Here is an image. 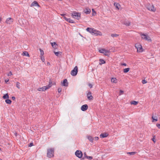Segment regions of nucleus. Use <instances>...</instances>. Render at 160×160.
Listing matches in <instances>:
<instances>
[{"label": "nucleus", "instance_id": "36", "mask_svg": "<svg viewBox=\"0 0 160 160\" xmlns=\"http://www.w3.org/2000/svg\"><path fill=\"white\" fill-rule=\"evenodd\" d=\"M67 22H68L69 23H74V22L73 21V20L70 19V18H69L68 19V21Z\"/></svg>", "mask_w": 160, "mask_h": 160}, {"label": "nucleus", "instance_id": "24", "mask_svg": "<svg viewBox=\"0 0 160 160\" xmlns=\"http://www.w3.org/2000/svg\"><path fill=\"white\" fill-rule=\"evenodd\" d=\"M5 102L8 104H10L11 103L12 101L11 100L8 98L5 100Z\"/></svg>", "mask_w": 160, "mask_h": 160}, {"label": "nucleus", "instance_id": "52", "mask_svg": "<svg viewBox=\"0 0 160 160\" xmlns=\"http://www.w3.org/2000/svg\"><path fill=\"white\" fill-rule=\"evenodd\" d=\"M5 82L7 83L9 81V79H7L5 80Z\"/></svg>", "mask_w": 160, "mask_h": 160}, {"label": "nucleus", "instance_id": "30", "mask_svg": "<svg viewBox=\"0 0 160 160\" xmlns=\"http://www.w3.org/2000/svg\"><path fill=\"white\" fill-rule=\"evenodd\" d=\"M130 68H127L123 69V72H124L126 73L128 72Z\"/></svg>", "mask_w": 160, "mask_h": 160}, {"label": "nucleus", "instance_id": "58", "mask_svg": "<svg viewBox=\"0 0 160 160\" xmlns=\"http://www.w3.org/2000/svg\"><path fill=\"white\" fill-rule=\"evenodd\" d=\"M92 11H94L93 9H92Z\"/></svg>", "mask_w": 160, "mask_h": 160}, {"label": "nucleus", "instance_id": "9", "mask_svg": "<svg viewBox=\"0 0 160 160\" xmlns=\"http://www.w3.org/2000/svg\"><path fill=\"white\" fill-rule=\"evenodd\" d=\"M61 85L62 86L67 87L68 86V82L66 79H64L62 82H61Z\"/></svg>", "mask_w": 160, "mask_h": 160}, {"label": "nucleus", "instance_id": "48", "mask_svg": "<svg viewBox=\"0 0 160 160\" xmlns=\"http://www.w3.org/2000/svg\"><path fill=\"white\" fill-rule=\"evenodd\" d=\"M88 86L90 88H92V85L91 84L89 83L88 84Z\"/></svg>", "mask_w": 160, "mask_h": 160}, {"label": "nucleus", "instance_id": "25", "mask_svg": "<svg viewBox=\"0 0 160 160\" xmlns=\"http://www.w3.org/2000/svg\"><path fill=\"white\" fill-rule=\"evenodd\" d=\"M105 49L103 48L99 50V52L102 53H104L105 52Z\"/></svg>", "mask_w": 160, "mask_h": 160}, {"label": "nucleus", "instance_id": "47", "mask_svg": "<svg viewBox=\"0 0 160 160\" xmlns=\"http://www.w3.org/2000/svg\"><path fill=\"white\" fill-rule=\"evenodd\" d=\"M12 75V72L11 71H10L9 72V73H8V76H11V75Z\"/></svg>", "mask_w": 160, "mask_h": 160}, {"label": "nucleus", "instance_id": "56", "mask_svg": "<svg viewBox=\"0 0 160 160\" xmlns=\"http://www.w3.org/2000/svg\"><path fill=\"white\" fill-rule=\"evenodd\" d=\"M47 64H48V65H50V62H48L47 63Z\"/></svg>", "mask_w": 160, "mask_h": 160}, {"label": "nucleus", "instance_id": "46", "mask_svg": "<svg viewBox=\"0 0 160 160\" xmlns=\"http://www.w3.org/2000/svg\"><path fill=\"white\" fill-rule=\"evenodd\" d=\"M64 19L66 20L67 21H68L69 18H67L65 16L63 17Z\"/></svg>", "mask_w": 160, "mask_h": 160}, {"label": "nucleus", "instance_id": "10", "mask_svg": "<svg viewBox=\"0 0 160 160\" xmlns=\"http://www.w3.org/2000/svg\"><path fill=\"white\" fill-rule=\"evenodd\" d=\"M88 105L87 104H84L81 107V110L83 111H86L88 108Z\"/></svg>", "mask_w": 160, "mask_h": 160}, {"label": "nucleus", "instance_id": "21", "mask_svg": "<svg viewBox=\"0 0 160 160\" xmlns=\"http://www.w3.org/2000/svg\"><path fill=\"white\" fill-rule=\"evenodd\" d=\"M52 47L55 49L56 48V46L58 45L55 42H51V43Z\"/></svg>", "mask_w": 160, "mask_h": 160}, {"label": "nucleus", "instance_id": "34", "mask_svg": "<svg viewBox=\"0 0 160 160\" xmlns=\"http://www.w3.org/2000/svg\"><path fill=\"white\" fill-rule=\"evenodd\" d=\"M83 154H84V157L82 158L81 159L82 160L84 159L85 158H87V157L88 156H87V154H86V152H85Z\"/></svg>", "mask_w": 160, "mask_h": 160}, {"label": "nucleus", "instance_id": "38", "mask_svg": "<svg viewBox=\"0 0 160 160\" xmlns=\"http://www.w3.org/2000/svg\"><path fill=\"white\" fill-rule=\"evenodd\" d=\"M54 52L55 54L57 56H59V52H55V51H54Z\"/></svg>", "mask_w": 160, "mask_h": 160}, {"label": "nucleus", "instance_id": "11", "mask_svg": "<svg viewBox=\"0 0 160 160\" xmlns=\"http://www.w3.org/2000/svg\"><path fill=\"white\" fill-rule=\"evenodd\" d=\"M91 94L92 93L91 92H89L87 94L88 98L90 100H92L93 99V97Z\"/></svg>", "mask_w": 160, "mask_h": 160}, {"label": "nucleus", "instance_id": "50", "mask_svg": "<svg viewBox=\"0 0 160 160\" xmlns=\"http://www.w3.org/2000/svg\"><path fill=\"white\" fill-rule=\"evenodd\" d=\"M120 93L121 94H122L124 93V91L122 90H120Z\"/></svg>", "mask_w": 160, "mask_h": 160}, {"label": "nucleus", "instance_id": "49", "mask_svg": "<svg viewBox=\"0 0 160 160\" xmlns=\"http://www.w3.org/2000/svg\"><path fill=\"white\" fill-rule=\"evenodd\" d=\"M156 126L158 128L160 129V124H157Z\"/></svg>", "mask_w": 160, "mask_h": 160}, {"label": "nucleus", "instance_id": "13", "mask_svg": "<svg viewBox=\"0 0 160 160\" xmlns=\"http://www.w3.org/2000/svg\"><path fill=\"white\" fill-rule=\"evenodd\" d=\"M13 19L11 18H7L6 21V22L8 24H10L12 22H13Z\"/></svg>", "mask_w": 160, "mask_h": 160}, {"label": "nucleus", "instance_id": "17", "mask_svg": "<svg viewBox=\"0 0 160 160\" xmlns=\"http://www.w3.org/2000/svg\"><path fill=\"white\" fill-rule=\"evenodd\" d=\"M123 24L127 26H129L130 25L131 22L129 21H125L124 22Z\"/></svg>", "mask_w": 160, "mask_h": 160}, {"label": "nucleus", "instance_id": "3", "mask_svg": "<svg viewBox=\"0 0 160 160\" xmlns=\"http://www.w3.org/2000/svg\"><path fill=\"white\" fill-rule=\"evenodd\" d=\"M140 35L142 38V39H145L149 42H151L152 40L151 39L150 37L147 35L141 33L140 34Z\"/></svg>", "mask_w": 160, "mask_h": 160}, {"label": "nucleus", "instance_id": "16", "mask_svg": "<svg viewBox=\"0 0 160 160\" xmlns=\"http://www.w3.org/2000/svg\"><path fill=\"white\" fill-rule=\"evenodd\" d=\"M83 12L86 14H89L90 13L91 11L90 9L87 8L84 9Z\"/></svg>", "mask_w": 160, "mask_h": 160}, {"label": "nucleus", "instance_id": "35", "mask_svg": "<svg viewBox=\"0 0 160 160\" xmlns=\"http://www.w3.org/2000/svg\"><path fill=\"white\" fill-rule=\"evenodd\" d=\"M110 52V51L109 50H105V53H104V55L105 56H108V54H107V53H109Z\"/></svg>", "mask_w": 160, "mask_h": 160}, {"label": "nucleus", "instance_id": "44", "mask_svg": "<svg viewBox=\"0 0 160 160\" xmlns=\"http://www.w3.org/2000/svg\"><path fill=\"white\" fill-rule=\"evenodd\" d=\"M41 59L42 62H44L45 61V59L43 57L41 56Z\"/></svg>", "mask_w": 160, "mask_h": 160}, {"label": "nucleus", "instance_id": "42", "mask_svg": "<svg viewBox=\"0 0 160 160\" xmlns=\"http://www.w3.org/2000/svg\"><path fill=\"white\" fill-rule=\"evenodd\" d=\"M62 88H59L58 89V92L59 93H60L62 91Z\"/></svg>", "mask_w": 160, "mask_h": 160}, {"label": "nucleus", "instance_id": "28", "mask_svg": "<svg viewBox=\"0 0 160 160\" xmlns=\"http://www.w3.org/2000/svg\"><path fill=\"white\" fill-rule=\"evenodd\" d=\"M138 103V102L136 101H132L131 102V104H133L134 105H137Z\"/></svg>", "mask_w": 160, "mask_h": 160}, {"label": "nucleus", "instance_id": "26", "mask_svg": "<svg viewBox=\"0 0 160 160\" xmlns=\"http://www.w3.org/2000/svg\"><path fill=\"white\" fill-rule=\"evenodd\" d=\"M52 86V81H50V80L49 82V84L48 85H47L46 87L48 88V89L51 87Z\"/></svg>", "mask_w": 160, "mask_h": 160}, {"label": "nucleus", "instance_id": "33", "mask_svg": "<svg viewBox=\"0 0 160 160\" xmlns=\"http://www.w3.org/2000/svg\"><path fill=\"white\" fill-rule=\"evenodd\" d=\"M16 86L19 89L20 87V83L19 82H17L16 83Z\"/></svg>", "mask_w": 160, "mask_h": 160}, {"label": "nucleus", "instance_id": "4", "mask_svg": "<svg viewBox=\"0 0 160 160\" xmlns=\"http://www.w3.org/2000/svg\"><path fill=\"white\" fill-rule=\"evenodd\" d=\"M147 8L149 10L154 12L156 10V8H154V6L153 5H151L150 4H147Z\"/></svg>", "mask_w": 160, "mask_h": 160}, {"label": "nucleus", "instance_id": "45", "mask_svg": "<svg viewBox=\"0 0 160 160\" xmlns=\"http://www.w3.org/2000/svg\"><path fill=\"white\" fill-rule=\"evenodd\" d=\"M121 66H127V64L125 63H121Z\"/></svg>", "mask_w": 160, "mask_h": 160}, {"label": "nucleus", "instance_id": "41", "mask_svg": "<svg viewBox=\"0 0 160 160\" xmlns=\"http://www.w3.org/2000/svg\"><path fill=\"white\" fill-rule=\"evenodd\" d=\"M86 158L88 159L89 160H91L92 159V156H88Z\"/></svg>", "mask_w": 160, "mask_h": 160}, {"label": "nucleus", "instance_id": "60", "mask_svg": "<svg viewBox=\"0 0 160 160\" xmlns=\"http://www.w3.org/2000/svg\"><path fill=\"white\" fill-rule=\"evenodd\" d=\"M0 160H2V159H0Z\"/></svg>", "mask_w": 160, "mask_h": 160}, {"label": "nucleus", "instance_id": "51", "mask_svg": "<svg viewBox=\"0 0 160 160\" xmlns=\"http://www.w3.org/2000/svg\"><path fill=\"white\" fill-rule=\"evenodd\" d=\"M95 140H98L99 139V138L98 137H96L94 138Z\"/></svg>", "mask_w": 160, "mask_h": 160}, {"label": "nucleus", "instance_id": "53", "mask_svg": "<svg viewBox=\"0 0 160 160\" xmlns=\"http://www.w3.org/2000/svg\"><path fill=\"white\" fill-rule=\"evenodd\" d=\"M12 98L13 100H15V98L14 96L12 97Z\"/></svg>", "mask_w": 160, "mask_h": 160}, {"label": "nucleus", "instance_id": "1", "mask_svg": "<svg viewBox=\"0 0 160 160\" xmlns=\"http://www.w3.org/2000/svg\"><path fill=\"white\" fill-rule=\"evenodd\" d=\"M54 149L49 148L47 150V156L49 158H52L54 156Z\"/></svg>", "mask_w": 160, "mask_h": 160}, {"label": "nucleus", "instance_id": "40", "mask_svg": "<svg viewBox=\"0 0 160 160\" xmlns=\"http://www.w3.org/2000/svg\"><path fill=\"white\" fill-rule=\"evenodd\" d=\"M142 83L143 84L146 83L147 82L146 80H145V79L142 80Z\"/></svg>", "mask_w": 160, "mask_h": 160}, {"label": "nucleus", "instance_id": "22", "mask_svg": "<svg viewBox=\"0 0 160 160\" xmlns=\"http://www.w3.org/2000/svg\"><path fill=\"white\" fill-rule=\"evenodd\" d=\"M22 55L23 56H27L28 57H30L27 51H24L23 52Z\"/></svg>", "mask_w": 160, "mask_h": 160}, {"label": "nucleus", "instance_id": "19", "mask_svg": "<svg viewBox=\"0 0 160 160\" xmlns=\"http://www.w3.org/2000/svg\"><path fill=\"white\" fill-rule=\"evenodd\" d=\"M114 4L116 8L118 9H119L120 7H121L119 4L117 2H114Z\"/></svg>", "mask_w": 160, "mask_h": 160}, {"label": "nucleus", "instance_id": "43", "mask_svg": "<svg viewBox=\"0 0 160 160\" xmlns=\"http://www.w3.org/2000/svg\"><path fill=\"white\" fill-rule=\"evenodd\" d=\"M33 145V143L32 142L30 143L29 144H28V146L29 147H31Z\"/></svg>", "mask_w": 160, "mask_h": 160}, {"label": "nucleus", "instance_id": "54", "mask_svg": "<svg viewBox=\"0 0 160 160\" xmlns=\"http://www.w3.org/2000/svg\"><path fill=\"white\" fill-rule=\"evenodd\" d=\"M66 15L63 14H61V15L63 17H64Z\"/></svg>", "mask_w": 160, "mask_h": 160}, {"label": "nucleus", "instance_id": "12", "mask_svg": "<svg viewBox=\"0 0 160 160\" xmlns=\"http://www.w3.org/2000/svg\"><path fill=\"white\" fill-rule=\"evenodd\" d=\"M48 89V88L46 86H44L41 88H39L38 89V90L39 91H44Z\"/></svg>", "mask_w": 160, "mask_h": 160}, {"label": "nucleus", "instance_id": "31", "mask_svg": "<svg viewBox=\"0 0 160 160\" xmlns=\"http://www.w3.org/2000/svg\"><path fill=\"white\" fill-rule=\"evenodd\" d=\"M111 36L112 37H116L119 36V35L117 34L112 33L111 34Z\"/></svg>", "mask_w": 160, "mask_h": 160}, {"label": "nucleus", "instance_id": "39", "mask_svg": "<svg viewBox=\"0 0 160 160\" xmlns=\"http://www.w3.org/2000/svg\"><path fill=\"white\" fill-rule=\"evenodd\" d=\"M40 52H41V55L42 56H43V55L44 54V52L43 51V50H42L41 49H40Z\"/></svg>", "mask_w": 160, "mask_h": 160}, {"label": "nucleus", "instance_id": "6", "mask_svg": "<svg viewBox=\"0 0 160 160\" xmlns=\"http://www.w3.org/2000/svg\"><path fill=\"white\" fill-rule=\"evenodd\" d=\"M75 155L79 158H81L82 157L83 154L81 151L77 150L75 152Z\"/></svg>", "mask_w": 160, "mask_h": 160}, {"label": "nucleus", "instance_id": "59", "mask_svg": "<svg viewBox=\"0 0 160 160\" xmlns=\"http://www.w3.org/2000/svg\"><path fill=\"white\" fill-rule=\"evenodd\" d=\"M1 150V149L0 148V150Z\"/></svg>", "mask_w": 160, "mask_h": 160}, {"label": "nucleus", "instance_id": "32", "mask_svg": "<svg viewBox=\"0 0 160 160\" xmlns=\"http://www.w3.org/2000/svg\"><path fill=\"white\" fill-rule=\"evenodd\" d=\"M137 152H128L127 153L128 154H129L130 155H134Z\"/></svg>", "mask_w": 160, "mask_h": 160}, {"label": "nucleus", "instance_id": "2", "mask_svg": "<svg viewBox=\"0 0 160 160\" xmlns=\"http://www.w3.org/2000/svg\"><path fill=\"white\" fill-rule=\"evenodd\" d=\"M72 16L73 18L79 20L81 18V14L78 12H73L72 14Z\"/></svg>", "mask_w": 160, "mask_h": 160}, {"label": "nucleus", "instance_id": "5", "mask_svg": "<svg viewBox=\"0 0 160 160\" xmlns=\"http://www.w3.org/2000/svg\"><path fill=\"white\" fill-rule=\"evenodd\" d=\"M78 72V68L77 66H75L73 69L71 71V74L72 76H76Z\"/></svg>", "mask_w": 160, "mask_h": 160}, {"label": "nucleus", "instance_id": "8", "mask_svg": "<svg viewBox=\"0 0 160 160\" xmlns=\"http://www.w3.org/2000/svg\"><path fill=\"white\" fill-rule=\"evenodd\" d=\"M93 31L92 33V34L93 35L98 36L102 35L101 32L98 31H97L96 30L93 28Z\"/></svg>", "mask_w": 160, "mask_h": 160}, {"label": "nucleus", "instance_id": "14", "mask_svg": "<svg viewBox=\"0 0 160 160\" xmlns=\"http://www.w3.org/2000/svg\"><path fill=\"white\" fill-rule=\"evenodd\" d=\"M31 7H33V6H38V7H39V5L38 3V2L36 1H34L31 4Z\"/></svg>", "mask_w": 160, "mask_h": 160}, {"label": "nucleus", "instance_id": "29", "mask_svg": "<svg viewBox=\"0 0 160 160\" xmlns=\"http://www.w3.org/2000/svg\"><path fill=\"white\" fill-rule=\"evenodd\" d=\"M117 80V79L116 78H112L111 79V82L114 83H116Z\"/></svg>", "mask_w": 160, "mask_h": 160}, {"label": "nucleus", "instance_id": "37", "mask_svg": "<svg viewBox=\"0 0 160 160\" xmlns=\"http://www.w3.org/2000/svg\"><path fill=\"white\" fill-rule=\"evenodd\" d=\"M152 122H154V121H158V119L157 118L156 119H155L153 118V116H152Z\"/></svg>", "mask_w": 160, "mask_h": 160}, {"label": "nucleus", "instance_id": "27", "mask_svg": "<svg viewBox=\"0 0 160 160\" xmlns=\"http://www.w3.org/2000/svg\"><path fill=\"white\" fill-rule=\"evenodd\" d=\"M99 61L100 62L99 63L100 65H101L102 64H104L106 63L105 61L102 59H100Z\"/></svg>", "mask_w": 160, "mask_h": 160}, {"label": "nucleus", "instance_id": "7", "mask_svg": "<svg viewBox=\"0 0 160 160\" xmlns=\"http://www.w3.org/2000/svg\"><path fill=\"white\" fill-rule=\"evenodd\" d=\"M135 47L137 49V51L139 52H141L143 51L142 47L141 45L138 44H136Z\"/></svg>", "mask_w": 160, "mask_h": 160}, {"label": "nucleus", "instance_id": "18", "mask_svg": "<svg viewBox=\"0 0 160 160\" xmlns=\"http://www.w3.org/2000/svg\"><path fill=\"white\" fill-rule=\"evenodd\" d=\"M93 28H88L86 29V30L88 32H89L90 33L92 34L93 32Z\"/></svg>", "mask_w": 160, "mask_h": 160}, {"label": "nucleus", "instance_id": "23", "mask_svg": "<svg viewBox=\"0 0 160 160\" xmlns=\"http://www.w3.org/2000/svg\"><path fill=\"white\" fill-rule=\"evenodd\" d=\"M9 98V95H8V93L4 94V95L2 97V98L4 99H7L8 98Z\"/></svg>", "mask_w": 160, "mask_h": 160}, {"label": "nucleus", "instance_id": "20", "mask_svg": "<svg viewBox=\"0 0 160 160\" xmlns=\"http://www.w3.org/2000/svg\"><path fill=\"white\" fill-rule=\"evenodd\" d=\"M87 138L90 141L92 142H93V138L92 136L89 135L87 136Z\"/></svg>", "mask_w": 160, "mask_h": 160}, {"label": "nucleus", "instance_id": "15", "mask_svg": "<svg viewBox=\"0 0 160 160\" xmlns=\"http://www.w3.org/2000/svg\"><path fill=\"white\" fill-rule=\"evenodd\" d=\"M108 134L107 133H102L100 135V137L101 138H105L108 137Z\"/></svg>", "mask_w": 160, "mask_h": 160}, {"label": "nucleus", "instance_id": "57", "mask_svg": "<svg viewBox=\"0 0 160 160\" xmlns=\"http://www.w3.org/2000/svg\"><path fill=\"white\" fill-rule=\"evenodd\" d=\"M1 18H0V21H1Z\"/></svg>", "mask_w": 160, "mask_h": 160}, {"label": "nucleus", "instance_id": "55", "mask_svg": "<svg viewBox=\"0 0 160 160\" xmlns=\"http://www.w3.org/2000/svg\"><path fill=\"white\" fill-rule=\"evenodd\" d=\"M152 140L154 142H156L155 140H154V138H152Z\"/></svg>", "mask_w": 160, "mask_h": 160}]
</instances>
